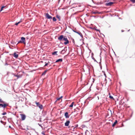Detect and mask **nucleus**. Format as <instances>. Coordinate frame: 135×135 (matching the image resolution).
Returning <instances> with one entry per match:
<instances>
[{
    "label": "nucleus",
    "mask_w": 135,
    "mask_h": 135,
    "mask_svg": "<svg viewBox=\"0 0 135 135\" xmlns=\"http://www.w3.org/2000/svg\"><path fill=\"white\" fill-rule=\"evenodd\" d=\"M45 16L47 19H51L52 17L48 13H46L45 15Z\"/></svg>",
    "instance_id": "7"
},
{
    "label": "nucleus",
    "mask_w": 135,
    "mask_h": 135,
    "mask_svg": "<svg viewBox=\"0 0 135 135\" xmlns=\"http://www.w3.org/2000/svg\"><path fill=\"white\" fill-rule=\"evenodd\" d=\"M4 104H0V107H2L3 108H5L8 105V104L3 103Z\"/></svg>",
    "instance_id": "3"
},
{
    "label": "nucleus",
    "mask_w": 135,
    "mask_h": 135,
    "mask_svg": "<svg viewBox=\"0 0 135 135\" xmlns=\"http://www.w3.org/2000/svg\"><path fill=\"white\" fill-rule=\"evenodd\" d=\"M5 7V6H3L1 8V9L0 10V12L3 10V8H4Z\"/></svg>",
    "instance_id": "20"
},
{
    "label": "nucleus",
    "mask_w": 135,
    "mask_h": 135,
    "mask_svg": "<svg viewBox=\"0 0 135 135\" xmlns=\"http://www.w3.org/2000/svg\"><path fill=\"white\" fill-rule=\"evenodd\" d=\"M74 102H73L69 106V107H72L73 106Z\"/></svg>",
    "instance_id": "17"
},
{
    "label": "nucleus",
    "mask_w": 135,
    "mask_h": 135,
    "mask_svg": "<svg viewBox=\"0 0 135 135\" xmlns=\"http://www.w3.org/2000/svg\"><path fill=\"white\" fill-rule=\"evenodd\" d=\"M13 56L16 58H17L18 57V55L16 54L15 52L13 54Z\"/></svg>",
    "instance_id": "10"
},
{
    "label": "nucleus",
    "mask_w": 135,
    "mask_h": 135,
    "mask_svg": "<svg viewBox=\"0 0 135 135\" xmlns=\"http://www.w3.org/2000/svg\"><path fill=\"white\" fill-rule=\"evenodd\" d=\"M65 116L66 118H68L69 117V116L68 115V113L67 112H66L65 113Z\"/></svg>",
    "instance_id": "9"
},
{
    "label": "nucleus",
    "mask_w": 135,
    "mask_h": 135,
    "mask_svg": "<svg viewBox=\"0 0 135 135\" xmlns=\"http://www.w3.org/2000/svg\"><path fill=\"white\" fill-rule=\"evenodd\" d=\"M47 70H45L43 72V73H42V75H45V74H46V73L47 72Z\"/></svg>",
    "instance_id": "14"
},
{
    "label": "nucleus",
    "mask_w": 135,
    "mask_h": 135,
    "mask_svg": "<svg viewBox=\"0 0 135 135\" xmlns=\"http://www.w3.org/2000/svg\"><path fill=\"white\" fill-rule=\"evenodd\" d=\"M21 22V21H19L17 23H16L15 24V25L16 26H17L19 24L20 22Z\"/></svg>",
    "instance_id": "22"
},
{
    "label": "nucleus",
    "mask_w": 135,
    "mask_h": 135,
    "mask_svg": "<svg viewBox=\"0 0 135 135\" xmlns=\"http://www.w3.org/2000/svg\"><path fill=\"white\" fill-rule=\"evenodd\" d=\"M97 30V31H100L99 30Z\"/></svg>",
    "instance_id": "33"
},
{
    "label": "nucleus",
    "mask_w": 135,
    "mask_h": 135,
    "mask_svg": "<svg viewBox=\"0 0 135 135\" xmlns=\"http://www.w3.org/2000/svg\"><path fill=\"white\" fill-rule=\"evenodd\" d=\"M5 102H3L1 98L0 97V103H5Z\"/></svg>",
    "instance_id": "19"
},
{
    "label": "nucleus",
    "mask_w": 135,
    "mask_h": 135,
    "mask_svg": "<svg viewBox=\"0 0 135 135\" xmlns=\"http://www.w3.org/2000/svg\"><path fill=\"white\" fill-rule=\"evenodd\" d=\"M42 134L43 135H45V134L44 132H42Z\"/></svg>",
    "instance_id": "28"
},
{
    "label": "nucleus",
    "mask_w": 135,
    "mask_h": 135,
    "mask_svg": "<svg viewBox=\"0 0 135 135\" xmlns=\"http://www.w3.org/2000/svg\"><path fill=\"white\" fill-rule=\"evenodd\" d=\"M57 51H55L52 53V55H57Z\"/></svg>",
    "instance_id": "16"
},
{
    "label": "nucleus",
    "mask_w": 135,
    "mask_h": 135,
    "mask_svg": "<svg viewBox=\"0 0 135 135\" xmlns=\"http://www.w3.org/2000/svg\"><path fill=\"white\" fill-rule=\"evenodd\" d=\"M62 59H59L57 60L56 61V62H62Z\"/></svg>",
    "instance_id": "12"
},
{
    "label": "nucleus",
    "mask_w": 135,
    "mask_h": 135,
    "mask_svg": "<svg viewBox=\"0 0 135 135\" xmlns=\"http://www.w3.org/2000/svg\"><path fill=\"white\" fill-rule=\"evenodd\" d=\"M14 75L15 76H16L17 77V79H18V78H20V76L19 75H15V74H14Z\"/></svg>",
    "instance_id": "23"
},
{
    "label": "nucleus",
    "mask_w": 135,
    "mask_h": 135,
    "mask_svg": "<svg viewBox=\"0 0 135 135\" xmlns=\"http://www.w3.org/2000/svg\"><path fill=\"white\" fill-rule=\"evenodd\" d=\"M114 3V2H110L108 3H106L105 4L107 6H112Z\"/></svg>",
    "instance_id": "6"
},
{
    "label": "nucleus",
    "mask_w": 135,
    "mask_h": 135,
    "mask_svg": "<svg viewBox=\"0 0 135 135\" xmlns=\"http://www.w3.org/2000/svg\"><path fill=\"white\" fill-rule=\"evenodd\" d=\"M62 97H61L60 98H62Z\"/></svg>",
    "instance_id": "35"
},
{
    "label": "nucleus",
    "mask_w": 135,
    "mask_h": 135,
    "mask_svg": "<svg viewBox=\"0 0 135 135\" xmlns=\"http://www.w3.org/2000/svg\"><path fill=\"white\" fill-rule=\"evenodd\" d=\"M61 99V98H58L57 99V100H59L60 99Z\"/></svg>",
    "instance_id": "29"
},
{
    "label": "nucleus",
    "mask_w": 135,
    "mask_h": 135,
    "mask_svg": "<svg viewBox=\"0 0 135 135\" xmlns=\"http://www.w3.org/2000/svg\"><path fill=\"white\" fill-rule=\"evenodd\" d=\"M130 1L133 3L135 2V0H130Z\"/></svg>",
    "instance_id": "26"
},
{
    "label": "nucleus",
    "mask_w": 135,
    "mask_h": 135,
    "mask_svg": "<svg viewBox=\"0 0 135 135\" xmlns=\"http://www.w3.org/2000/svg\"><path fill=\"white\" fill-rule=\"evenodd\" d=\"M66 50H65V49L63 50H62V51H61V54H64L65 52H66Z\"/></svg>",
    "instance_id": "13"
},
{
    "label": "nucleus",
    "mask_w": 135,
    "mask_h": 135,
    "mask_svg": "<svg viewBox=\"0 0 135 135\" xmlns=\"http://www.w3.org/2000/svg\"><path fill=\"white\" fill-rule=\"evenodd\" d=\"M9 128H11V126H9Z\"/></svg>",
    "instance_id": "32"
},
{
    "label": "nucleus",
    "mask_w": 135,
    "mask_h": 135,
    "mask_svg": "<svg viewBox=\"0 0 135 135\" xmlns=\"http://www.w3.org/2000/svg\"><path fill=\"white\" fill-rule=\"evenodd\" d=\"M57 18L59 19V21L60 20L61 17L58 15H57L56 16Z\"/></svg>",
    "instance_id": "15"
},
{
    "label": "nucleus",
    "mask_w": 135,
    "mask_h": 135,
    "mask_svg": "<svg viewBox=\"0 0 135 135\" xmlns=\"http://www.w3.org/2000/svg\"><path fill=\"white\" fill-rule=\"evenodd\" d=\"M109 94L110 95H109V98L110 99H114L113 97L112 96H110V93H109Z\"/></svg>",
    "instance_id": "21"
},
{
    "label": "nucleus",
    "mask_w": 135,
    "mask_h": 135,
    "mask_svg": "<svg viewBox=\"0 0 135 135\" xmlns=\"http://www.w3.org/2000/svg\"><path fill=\"white\" fill-rule=\"evenodd\" d=\"M1 123H3V121H2V120H1Z\"/></svg>",
    "instance_id": "31"
},
{
    "label": "nucleus",
    "mask_w": 135,
    "mask_h": 135,
    "mask_svg": "<svg viewBox=\"0 0 135 135\" xmlns=\"http://www.w3.org/2000/svg\"><path fill=\"white\" fill-rule=\"evenodd\" d=\"M22 41H20L18 43H23L24 44H25V38L22 37L21 38Z\"/></svg>",
    "instance_id": "5"
},
{
    "label": "nucleus",
    "mask_w": 135,
    "mask_h": 135,
    "mask_svg": "<svg viewBox=\"0 0 135 135\" xmlns=\"http://www.w3.org/2000/svg\"><path fill=\"white\" fill-rule=\"evenodd\" d=\"M6 122H5V123H4V125H5V124H6Z\"/></svg>",
    "instance_id": "34"
},
{
    "label": "nucleus",
    "mask_w": 135,
    "mask_h": 135,
    "mask_svg": "<svg viewBox=\"0 0 135 135\" xmlns=\"http://www.w3.org/2000/svg\"><path fill=\"white\" fill-rule=\"evenodd\" d=\"M35 103L36 104L37 106L40 109H42L43 108V106L42 104H40L39 102H36Z\"/></svg>",
    "instance_id": "2"
},
{
    "label": "nucleus",
    "mask_w": 135,
    "mask_h": 135,
    "mask_svg": "<svg viewBox=\"0 0 135 135\" xmlns=\"http://www.w3.org/2000/svg\"><path fill=\"white\" fill-rule=\"evenodd\" d=\"M20 115L21 116V120H24L26 118V115L24 114H20Z\"/></svg>",
    "instance_id": "4"
},
{
    "label": "nucleus",
    "mask_w": 135,
    "mask_h": 135,
    "mask_svg": "<svg viewBox=\"0 0 135 135\" xmlns=\"http://www.w3.org/2000/svg\"><path fill=\"white\" fill-rule=\"evenodd\" d=\"M49 62L48 63H46L44 66L45 67L46 66H47L49 64Z\"/></svg>",
    "instance_id": "25"
},
{
    "label": "nucleus",
    "mask_w": 135,
    "mask_h": 135,
    "mask_svg": "<svg viewBox=\"0 0 135 135\" xmlns=\"http://www.w3.org/2000/svg\"><path fill=\"white\" fill-rule=\"evenodd\" d=\"M58 40L60 41H61L62 40L65 41L64 44L65 45H66L69 43V41L66 38V36H64L63 35L59 36L58 37Z\"/></svg>",
    "instance_id": "1"
},
{
    "label": "nucleus",
    "mask_w": 135,
    "mask_h": 135,
    "mask_svg": "<svg viewBox=\"0 0 135 135\" xmlns=\"http://www.w3.org/2000/svg\"><path fill=\"white\" fill-rule=\"evenodd\" d=\"M92 13L93 14H97L98 13V12L97 11H93Z\"/></svg>",
    "instance_id": "18"
},
{
    "label": "nucleus",
    "mask_w": 135,
    "mask_h": 135,
    "mask_svg": "<svg viewBox=\"0 0 135 135\" xmlns=\"http://www.w3.org/2000/svg\"><path fill=\"white\" fill-rule=\"evenodd\" d=\"M70 123V122L69 120H67L65 123V126H69V124Z\"/></svg>",
    "instance_id": "8"
},
{
    "label": "nucleus",
    "mask_w": 135,
    "mask_h": 135,
    "mask_svg": "<svg viewBox=\"0 0 135 135\" xmlns=\"http://www.w3.org/2000/svg\"><path fill=\"white\" fill-rule=\"evenodd\" d=\"M6 114H7V113L6 112H4V113H3L2 114V115H4Z\"/></svg>",
    "instance_id": "27"
},
{
    "label": "nucleus",
    "mask_w": 135,
    "mask_h": 135,
    "mask_svg": "<svg viewBox=\"0 0 135 135\" xmlns=\"http://www.w3.org/2000/svg\"><path fill=\"white\" fill-rule=\"evenodd\" d=\"M117 123V120H115V122H114V123L112 125V126L113 127H114L116 124Z\"/></svg>",
    "instance_id": "11"
},
{
    "label": "nucleus",
    "mask_w": 135,
    "mask_h": 135,
    "mask_svg": "<svg viewBox=\"0 0 135 135\" xmlns=\"http://www.w3.org/2000/svg\"><path fill=\"white\" fill-rule=\"evenodd\" d=\"M1 123H3V121H2V120H1Z\"/></svg>",
    "instance_id": "30"
},
{
    "label": "nucleus",
    "mask_w": 135,
    "mask_h": 135,
    "mask_svg": "<svg viewBox=\"0 0 135 135\" xmlns=\"http://www.w3.org/2000/svg\"><path fill=\"white\" fill-rule=\"evenodd\" d=\"M53 20L54 21H56V19L55 17H54L53 18Z\"/></svg>",
    "instance_id": "24"
}]
</instances>
